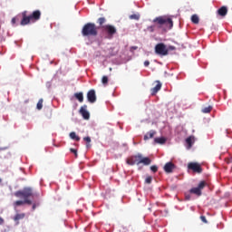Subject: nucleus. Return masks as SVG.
I'll return each instance as SVG.
<instances>
[{
	"mask_svg": "<svg viewBox=\"0 0 232 232\" xmlns=\"http://www.w3.org/2000/svg\"><path fill=\"white\" fill-rule=\"evenodd\" d=\"M152 23L155 25H150L148 27L150 32H155V27L158 28H165V30H171L173 28V20L168 16H158L156 17Z\"/></svg>",
	"mask_w": 232,
	"mask_h": 232,
	"instance_id": "obj_1",
	"label": "nucleus"
},
{
	"mask_svg": "<svg viewBox=\"0 0 232 232\" xmlns=\"http://www.w3.org/2000/svg\"><path fill=\"white\" fill-rule=\"evenodd\" d=\"M26 11L22 13L23 18L20 23L22 26H26V24H30V23H37V21L41 19V12L39 10L34 11L30 15H26Z\"/></svg>",
	"mask_w": 232,
	"mask_h": 232,
	"instance_id": "obj_2",
	"label": "nucleus"
},
{
	"mask_svg": "<svg viewBox=\"0 0 232 232\" xmlns=\"http://www.w3.org/2000/svg\"><path fill=\"white\" fill-rule=\"evenodd\" d=\"M99 31L97 25L93 23H87L82 29V35L83 37H97Z\"/></svg>",
	"mask_w": 232,
	"mask_h": 232,
	"instance_id": "obj_3",
	"label": "nucleus"
},
{
	"mask_svg": "<svg viewBox=\"0 0 232 232\" xmlns=\"http://www.w3.org/2000/svg\"><path fill=\"white\" fill-rule=\"evenodd\" d=\"M103 34H105V39H113V35L117 34V27L112 24H105L102 26Z\"/></svg>",
	"mask_w": 232,
	"mask_h": 232,
	"instance_id": "obj_4",
	"label": "nucleus"
},
{
	"mask_svg": "<svg viewBox=\"0 0 232 232\" xmlns=\"http://www.w3.org/2000/svg\"><path fill=\"white\" fill-rule=\"evenodd\" d=\"M34 195V190H32L31 188H25L23 190H18L14 193V196L17 197V198H24V200H28L29 197H32Z\"/></svg>",
	"mask_w": 232,
	"mask_h": 232,
	"instance_id": "obj_5",
	"label": "nucleus"
},
{
	"mask_svg": "<svg viewBox=\"0 0 232 232\" xmlns=\"http://www.w3.org/2000/svg\"><path fill=\"white\" fill-rule=\"evenodd\" d=\"M208 186V183L206 181H200L198 185V187L192 188L189 190V193L192 195H197V197L202 196V189H204Z\"/></svg>",
	"mask_w": 232,
	"mask_h": 232,
	"instance_id": "obj_6",
	"label": "nucleus"
},
{
	"mask_svg": "<svg viewBox=\"0 0 232 232\" xmlns=\"http://www.w3.org/2000/svg\"><path fill=\"white\" fill-rule=\"evenodd\" d=\"M155 53L157 55H160L161 57H164L169 54V49L166 47V44L160 43L157 44L155 46Z\"/></svg>",
	"mask_w": 232,
	"mask_h": 232,
	"instance_id": "obj_7",
	"label": "nucleus"
},
{
	"mask_svg": "<svg viewBox=\"0 0 232 232\" xmlns=\"http://www.w3.org/2000/svg\"><path fill=\"white\" fill-rule=\"evenodd\" d=\"M126 162L129 166H135V164H140V154L129 157L126 160Z\"/></svg>",
	"mask_w": 232,
	"mask_h": 232,
	"instance_id": "obj_8",
	"label": "nucleus"
},
{
	"mask_svg": "<svg viewBox=\"0 0 232 232\" xmlns=\"http://www.w3.org/2000/svg\"><path fill=\"white\" fill-rule=\"evenodd\" d=\"M188 168L194 171V173H202V167L197 162L188 163Z\"/></svg>",
	"mask_w": 232,
	"mask_h": 232,
	"instance_id": "obj_9",
	"label": "nucleus"
},
{
	"mask_svg": "<svg viewBox=\"0 0 232 232\" xmlns=\"http://www.w3.org/2000/svg\"><path fill=\"white\" fill-rule=\"evenodd\" d=\"M87 99L89 102H91L92 104H93V102L97 101V96L95 95V90H90L87 92Z\"/></svg>",
	"mask_w": 232,
	"mask_h": 232,
	"instance_id": "obj_10",
	"label": "nucleus"
},
{
	"mask_svg": "<svg viewBox=\"0 0 232 232\" xmlns=\"http://www.w3.org/2000/svg\"><path fill=\"white\" fill-rule=\"evenodd\" d=\"M165 173H173V170L175 169V164L171 161L167 162L163 168Z\"/></svg>",
	"mask_w": 232,
	"mask_h": 232,
	"instance_id": "obj_11",
	"label": "nucleus"
},
{
	"mask_svg": "<svg viewBox=\"0 0 232 232\" xmlns=\"http://www.w3.org/2000/svg\"><path fill=\"white\" fill-rule=\"evenodd\" d=\"M86 108H88L86 105L81 107L80 113L85 121H88L90 119V112L86 111Z\"/></svg>",
	"mask_w": 232,
	"mask_h": 232,
	"instance_id": "obj_12",
	"label": "nucleus"
},
{
	"mask_svg": "<svg viewBox=\"0 0 232 232\" xmlns=\"http://www.w3.org/2000/svg\"><path fill=\"white\" fill-rule=\"evenodd\" d=\"M24 204H28L29 206H32V200L30 199L17 200L13 204V206L15 209V208L19 206H24Z\"/></svg>",
	"mask_w": 232,
	"mask_h": 232,
	"instance_id": "obj_13",
	"label": "nucleus"
},
{
	"mask_svg": "<svg viewBox=\"0 0 232 232\" xmlns=\"http://www.w3.org/2000/svg\"><path fill=\"white\" fill-rule=\"evenodd\" d=\"M157 84L155 87L151 89V95H157V92H160V88H162V83H160L159 81L156 82Z\"/></svg>",
	"mask_w": 232,
	"mask_h": 232,
	"instance_id": "obj_14",
	"label": "nucleus"
},
{
	"mask_svg": "<svg viewBox=\"0 0 232 232\" xmlns=\"http://www.w3.org/2000/svg\"><path fill=\"white\" fill-rule=\"evenodd\" d=\"M140 164H144V166H150V164H151V160L148 157L144 158L142 157V154H140Z\"/></svg>",
	"mask_w": 232,
	"mask_h": 232,
	"instance_id": "obj_15",
	"label": "nucleus"
},
{
	"mask_svg": "<svg viewBox=\"0 0 232 232\" xmlns=\"http://www.w3.org/2000/svg\"><path fill=\"white\" fill-rule=\"evenodd\" d=\"M218 14L221 16V17H226L227 15V7L226 5L221 6L218 10Z\"/></svg>",
	"mask_w": 232,
	"mask_h": 232,
	"instance_id": "obj_16",
	"label": "nucleus"
},
{
	"mask_svg": "<svg viewBox=\"0 0 232 232\" xmlns=\"http://www.w3.org/2000/svg\"><path fill=\"white\" fill-rule=\"evenodd\" d=\"M157 135V131L150 130V132H147V134L144 135V140H149V139H153Z\"/></svg>",
	"mask_w": 232,
	"mask_h": 232,
	"instance_id": "obj_17",
	"label": "nucleus"
},
{
	"mask_svg": "<svg viewBox=\"0 0 232 232\" xmlns=\"http://www.w3.org/2000/svg\"><path fill=\"white\" fill-rule=\"evenodd\" d=\"M166 138L160 137V138H155L154 142L155 144H166Z\"/></svg>",
	"mask_w": 232,
	"mask_h": 232,
	"instance_id": "obj_18",
	"label": "nucleus"
},
{
	"mask_svg": "<svg viewBox=\"0 0 232 232\" xmlns=\"http://www.w3.org/2000/svg\"><path fill=\"white\" fill-rule=\"evenodd\" d=\"M186 142L188 146V149L191 148V146H193V142H195V137L190 136V137L187 138Z\"/></svg>",
	"mask_w": 232,
	"mask_h": 232,
	"instance_id": "obj_19",
	"label": "nucleus"
},
{
	"mask_svg": "<svg viewBox=\"0 0 232 232\" xmlns=\"http://www.w3.org/2000/svg\"><path fill=\"white\" fill-rule=\"evenodd\" d=\"M26 215L24 213L16 214L14 218V222H19V220H23Z\"/></svg>",
	"mask_w": 232,
	"mask_h": 232,
	"instance_id": "obj_20",
	"label": "nucleus"
},
{
	"mask_svg": "<svg viewBox=\"0 0 232 232\" xmlns=\"http://www.w3.org/2000/svg\"><path fill=\"white\" fill-rule=\"evenodd\" d=\"M74 97L79 101V102H82L84 101V95L82 92L74 93Z\"/></svg>",
	"mask_w": 232,
	"mask_h": 232,
	"instance_id": "obj_21",
	"label": "nucleus"
},
{
	"mask_svg": "<svg viewBox=\"0 0 232 232\" xmlns=\"http://www.w3.org/2000/svg\"><path fill=\"white\" fill-rule=\"evenodd\" d=\"M97 23L101 26V28H102V26H104V24L106 23V18L105 17H100V18H98Z\"/></svg>",
	"mask_w": 232,
	"mask_h": 232,
	"instance_id": "obj_22",
	"label": "nucleus"
},
{
	"mask_svg": "<svg viewBox=\"0 0 232 232\" xmlns=\"http://www.w3.org/2000/svg\"><path fill=\"white\" fill-rule=\"evenodd\" d=\"M191 21H192V23H193L194 24H198V23H199L198 15L193 14V15L191 16Z\"/></svg>",
	"mask_w": 232,
	"mask_h": 232,
	"instance_id": "obj_23",
	"label": "nucleus"
},
{
	"mask_svg": "<svg viewBox=\"0 0 232 232\" xmlns=\"http://www.w3.org/2000/svg\"><path fill=\"white\" fill-rule=\"evenodd\" d=\"M211 110H213V106L209 105L202 109V113H211Z\"/></svg>",
	"mask_w": 232,
	"mask_h": 232,
	"instance_id": "obj_24",
	"label": "nucleus"
},
{
	"mask_svg": "<svg viewBox=\"0 0 232 232\" xmlns=\"http://www.w3.org/2000/svg\"><path fill=\"white\" fill-rule=\"evenodd\" d=\"M70 137L72 139V140H76L77 142H79V140H81V138L79 136H77V134L75 132H71Z\"/></svg>",
	"mask_w": 232,
	"mask_h": 232,
	"instance_id": "obj_25",
	"label": "nucleus"
},
{
	"mask_svg": "<svg viewBox=\"0 0 232 232\" xmlns=\"http://www.w3.org/2000/svg\"><path fill=\"white\" fill-rule=\"evenodd\" d=\"M43 102H44V100H43V98H41V99L38 101L37 104H36L37 110H43Z\"/></svg>",
	"mask_w": 232,
	"mask_h": 232,
	"instance_id": "obj_26",
	"label": "nucleus"
},
{
	"mask_svg": "<svg viewBox=\"0 0 232 232\" xmlns=\"http://www.w3.org/2000/svg\"><path fill=\"white\" fill-rule=\"evenodd\" d=\"M130 19H133L134 21H139V19H140V14H130Z\"/></svg>",
	"mask_w": 232,
	"mask_h": 232,
	"instance_id": "obj_27",
	"label": "nucleus"
},
{
	"mask_svg": "<svg viewBox=\"0 0 232 232\" xmlns=\"http://www.w3.org/2000/svg\"><path fill=\"white\" fill-rule=\"evenodd\" d=\"M83 140H85V142H87L86 148H90L92 145H90V142H92V138H90L89 136L83 138Z\"/></svg>",
	"mask_w": 232,
	"mask_h": 232,
	"instance_id": "obj_28",
	"label": "nucleus"
},
{
	"mask_svg": "<svg viewBox=\"0 0 232 232\" xmlns=\"http://www.w3.org/2000/svg\"><path fill=\"white\" fill-rule=\"evenodd\" d=\"M108 81H109L108 76H102V82L104 86L108 85Z\"/></svg>",
	"mask_w": 232,
	"mask_h": 232,
	"instance_id": "obj_29",
	"label": "nucleus"
},
{
	"mask_svg": "<svg viewBox=\"0 0 232 232\" xmlns=\"http://www.w3.org/2000/svg\"><path fill=\"white\" fill-rule=\"evenodd\" d=\"M150 169L153 173H157V171H159V167H157V165H152Z\"/></svg>",
	"mask_w": 232,
	"mask_h": 232,
	"instance_id": "obj_30",
	"label": "nucleus"
},
{
	"mask_svg": "<svg viewBox=\"0 0 232 232\" xmlns=\"http://www.w3.org/2000/svg\"><path fill=\"white\" fill-rule=\"evenodd\" d=\"M151 180H153V178H151V176H149L145 179L146 184H151Z\"/></svg>",
	"mask_w": 232,
	"mask_h": 232,
	"instance_id": "obj_31",
	"label": "nucleus"
},
{
	"mask_svg": "<svg viewBox=\"0 0 232 232\" xmlns=\"http://www.w3.org/2000/svg\"><path fill=\"white\" fill-rule=\"evenodd\" d=\"M70 151H71V153H73L74 156H75V158L77 159V157H78L77 150H75V149H70Z\"/></svg>",
	"mask_w": 232,
	"mask_h": 232,
	"instance_id": "obj_32",
	"label": "nucleus"
},
{
	"mask_svg": "<svg viewBox=\"0 0 232 232\" xmlns=\"http://www.w3.org/2000/svg\"><path fill=\"white\" fill-rule=\"evenodd\" d=\"M200 220L203 221L204 224H208V219H206L205 216H201Z\"/></svg>",
	"mask_w": 232,
	"mask_h": 232,
	"instance_id": "obj_33",
	"label": "nucleus"
},
{
	"mask_svg": "<svg viewBox=\"0 0 232 232\" xmlns=\"http://www.w3.org/2000/svg\"><path fill=\"white\" fill-rule=\"evenodd\" d=\"M138 46H132V47H130V52H133L134 50H138Z\"/></svg>",
	"mask_w": 232,
	"mask_h": 232,
	"instance_id": "obj_34",
	"label": "nucleus"
},
{
	"mask_svg": "<svg viewBox=\"0 0 232 232\" xmlns=\"http://www.w3.org/2000/svg\"><path fill=\"white\" fill-rule=\"evenodd\" d=\"M167 50H171V51H173V50H175V46H173V45H170V46H169V48H167Z\"/></svg>",
	"mask_w": 232,
	"mask_h": 232,
	"instance_id": "obj_35",
	"label": "nucleus"
},
{
	"mask_svg": "<svg viewBox=\"0 0 232 232\" xmlns=\"http://www.w3.org/2000/svg\"><path fill=\"white\" fill-rule=\"evenodd\" d=\"M3 224H5V219H3V218L0 217V226H3Z\"/></svg>",
	"mask_w": 232,
	"mask_h": 232,
	"instance_id": "obj_36",
	"label": "nucleus"
},
{
	"mask_svg": "<svg viewBox=\"0 0 232 232\" xmlns=\"http://www.w3.org/2000/svg\"><path fill=\"white\" fill-rule=\"evenodd\" d=\"M144 66H146V67L150 66V61H145L144 62Z\"/></svg>",
	"mask_w": 232,
	"mask_h": 232,
	"instance_id": "obj_37",
	"label": "nucleus"
},
{
	"mask_svg": "<svg viewBox=\"0 0 232 232\" xmlns=\"http://www.w3.org/2000/svg\"><path fill=\"white\" fill-rule=\"evenodd\" d=\"M15 23H16V19H15V18H13V19H12V24H15Z\"/></svg>",
	"mask_w": 232,
	"mask_h": 232,
	"instance_id": "obj_38",
	"label": "nucleus"
},
{
	"mask_svg": "<svg viewBox=\"0 0 232 232\" xmlns=\"http://www.w3.org/2000/svg\"><path fill=\"white\" fill-rule=\"evenodd\" d=\"M186 199H187V200H189V196H186Z\"/></svg>",
	"mask_w": 232,
	"mask_h": 232,
	"instance_id": "obj_39",
	"label": "nucleus"
},
{
	"mask_svg": "<svg viewBox=\"0 0 232 232\" xmlns=\"http://www.w3.org/2000/svg\"><path fill=\"white\" fill-rule=\"evenodd\" d=\"M0 184H3V179L0 178Z\"/></svg>",
	"mask_w": 232,
	"mask_h": 232,
	"instance_id": "obj_40",
	"label": "nucleus"
},
{
	"mask_svg": "<svg viewBox=\"0 0 232 232\" xmlns=\"http://www.w3.org/2000/svg\"><path fill=\"white\" fill-rule=\"evenodd\" d=\"M33 209H35V205H33Z\"/></svg>",
	"mask_w": 232,
	"mask_h": 232,
	"instance_id": "obj_41",
	"label": "nucleus"
},
{
	"mask_svg": "<svg viewBox=\"0 0 232 232\" xmlns=\"http://www.w3.org/2000/svg\"><path fill=\"white\" fill-rule=\"evenodd\" d=\"M229 162H232V158H231V160Z\"/></svg>",
	"mask_w": 232,
	"mask_h": 232,
	"instance_id": "obj_42",
	"label": "nucleus"
}]
</instances>
